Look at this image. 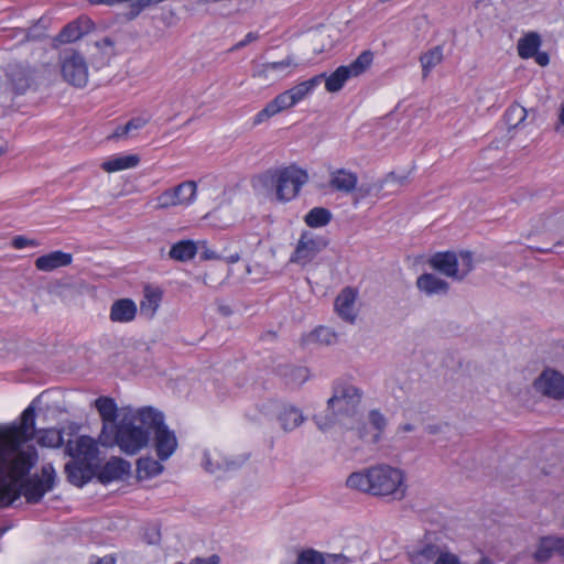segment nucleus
<instances>
[{
    "label": "nucleus",
    "mask_w": 564,
    "mask_h": 564,
    "mask_svg": "<svg viewBox=\"0 0 564 564\" xmlns=\"http://www.w3.org/2000/svg\"><path fill=\"white\" fill-rule=\"evenodd\" d=\"M35 434V411L24 410L20 425H0V506L17 497L11 484H3L7 477L17 479L30 471L37 460L33 446H24Z\"/></svg>",
    "instance_id": "obj_1"
},
{
    "label": "nucleus",
    "mask_w": 564,
    "mask_h": 564,
    "mask_svg": "<svg viewBox=\"0 0 564 564\" xmlns=\"http://www.w3.org/2000/svg\"><path fill=\"white\" fill-rule=\"evenodd\" d=\"M346 485L358 491L378 497L402 500L406 496L405 474L387 464H379L361 471L352 473Z\"/></svg>",
    "instance_id": "obj_2"
},
{
    "label": "nucleus",
    "mask_w": 564,
    "mask_h": 564,
    "mask_svg": "<svg viewBox=\"0 0 564 564\" xmlns=\"http://www.w3.org/2000/svg\"><path fill=\"white\" fill-rule=\"evenodd\" d=\"M153 410L150 406L137 411L124 409L119 423L115 426L112 442L108 446L116 444L128 455H134L145 447L155 420Z\"/></svg>",
    "instance_id": "obj_3"
},
{
    "label": "nucleus",
    "mask_w": 564,
    "mask_h": 564,
    "mask_svg": "<svg viewBox=\"0 0 564 564\" xmlns=\"http://www.w3.org/2000/svg\"><path fill=\"white\" fill-rule=\"evenodd\" d=\"M361 397V391L351 384L336 387L334 394L327 401L325 413L314 416L318 429L326 431L336 423H341L345 419L356 415Z\"/></svg>",
    "instance_id": "obj_4"
},
{
    "label": "nucleus",
    "mask_w": 564,
    "mask_h": 564,
    "mask_svg": "<svg viewBox=\"0 0 564 564\" xmlns=\"http://www.w3.org/2000/svg\"><path fill=\"white\" fill-rule=\"evenodd\" d=\"M264 187H274L275 199L280 203L292 200L299 194L301 187L307 183L306 171L290 165L280 170H269L259 176Z\"/></svg>",
    "instance_id": "obj_5"
},
{
    "label": "nucleus",
    "mask_w": 564,
    "mask_h": 564,
    "mask_svg": "<svg viewBox=\"0 0 564 564\" xmlns=\"http://www.w3.org/2000/svg\"><path fill=\"white\" fill-rule=\"evenodd\" d=\"M28 474L29 471L17 479L7 477L3 480V484L12 485V490L17 494V497H12L8 505L0 506V508H6L12 505L21 497V495L25 497L29 503H37L46 492L53 489L55 484V470L52 464L43 465L41 468V475L35 474L22 480Z\"/></svg>",
    "instance_id": "obj_6"
},
{
    "label": "nucleus",
    "mask_w": 564,
    "mask_h": 564,
    "mask_svg": "<svg viewBox=\"0 0 564 564\" xmlns=\"http://www.w3.org/2000/svg\"><path fill=\"white\" fill-rule=\"evenodd\" d=\"M429 265L443 275L462 281L474 269V260L469 251H446L433 254L429 259Z\"/></svg>",
    "instance_id": "obj_7"
},
{
    "label": "nucleus",
    "mask_w": 564,
    "mask_h": 564,
    "mask_svg": "<svg viewBox=\"0 0 564 564\" xmlns=\"http://www.w3.org/2000/svg\"><path fill=\"white\" fill-rule=\"evenodd\" d=\"M61 74L65 82L78 88L88 83V66L84 56L73 50L66 48L59 54Z\"/></svg>",
    "instance_id": "obj_8"
},
{
    "label": "nucleus",
    "mask_w": 564,
    "mask_h": 564,
    "mask_svg": "<svg viewBox=\"0 0 564 564\" xmlns=\"http://www.w3.org/2000/svg\"><path fill=\"white\" fill-rule=\"evenodd\" d=\"M372 59L373 54L370 51H365L349 65L339 66L329 76L325 75L323 82H325L327 91L336 93L340 90L350 77H356L365 73L371 65Z\"/></svg>",
    "instance_id": "obj_9"
},
{
    "label": "nucleus",
    "mask_w": 564,
    "mask_h": 564,
    "mask_svg": "<svg viewBox=\"0 0 564 564\" xmlns=\"http://www.w3.org/2000/svg\"><path fill=\"white\" fill-rule=\"evenodd\" d=\"M327 246V240L312 231H303L295 249L290 258V262L299 265L308 264Z\"/></svg>",
    "instance_id": "obj_10"
},
{
    "label": "nucleus",
    "mask_w": 564,
    "mask_h": 564,
    "mask_svg": "<svg viewBox=\"0 0 564 564\" xmlns=\"http://www.w3.org/2000/svg\"><path fill=\"white\" fill-rule=\"evenodd\" d=\"M297 67V63L292 56L272 63H264L253 72L252 78L261 86H270L291 73Z\"/></svg>",
    "instance_id": "obj_11"
},
{
    "label": "nucleus",
    "mask_w": 564,
    "mask_h": 564,
    "mask_svg": "<svg viewBox=\"0 0 564 564\" xmlns=\"http://www.w3.org/2000/svg\"><path fill=\"white\" fill-rule=\"evenodd\" d=\"M153 417L155 420L151 433H154L156 454L160 459L165 460L175 452L177 440L174 432L170 431L164 424L162 413L153 410Z\"/></svg>",
    "instance_id": "obj_12"
},
{
    "label": "nucleus",
    "mask_w": 564,
    "mask_h": 564,
    "mask_svg": "<svg viewBox=\"0 0 564 564\" xmlns=\"http://www.w3.org/2000/svg\"><path fill=\"white\" fill-rule=\"evenodd\" d=\"M66 454L96 469L100 463L96 442L94 438L86 435L79 436L75 442L68 441L66 444Z\"/></svg>",
    "instance_id": "obj_13"
},
{
    "label": "nucleus",
    "mask_w": 564,
    "mask_h": 564,
    "mask_svg": "<svg viewBox=\"0 0 564 564\" xmlns=\"http://www.w3.org/2000/svg\"><path fill=\"white\" fill-rule=\"evenodd\" d=\"M95 405L102 419V430L99 435V442L101 445H109L112 442V433L115 430L116 420L118 416L117 404L113 399L108 397H100L95 400Z\"/></svg>",
    "instance_id": "obj_14"
},
{
    "label": "nucleus",
    "mask_w": 564,
    "mask_h": 564,
    "mask_svg": "<svg viewBox=\"0 0 564 564\" xmlns=\"http://www.w3.org/2000/svg\"><path fill=\"white\" fill-rule=\"evenodd\" d=\"M534 388L549 398L564 399V375L546 369L534 380Z\"/></svg>",
    "instance_id": "obj_15"
},
{
    "label": "nucleus",
    "mask_w": 564,
    "mask_h": 564,
    "mask_svg": "<svg viewBox=\"0 0 564 564\" xmlns=\"http://www.w3.org/2000/svg\"><path fill=\"white\" fill-rule=\"evenodd\" d=\"M93 26V21L88 17L82 15L66 24L55 37V42L59 44H67L78 41L87 34Z\"/></svg>",
    "instance_id": "obj_16"
},
{
    "label": "nucleus",
    "mask_w": 564,
    "mask_h": 564,
    "mask_svg": "<svg viewBox=\"0 0 564 564\" xmlns=\"http://www.w3.org/2000/svg\"><path fill=\"white\" fill-rule=\"evenodd\" d=\"M356 297L357 293L352 289L346 288L335 300V310L338 316L349 324H354L357 318Z\"/></svg>",
    "instance_id": "obj_17"
},
{
    "label": "nucleus",
    "mask_w": 564,
    "mask_h": 564,
    "mask_svg": "<svg viewBox=\"0 0 564 564\" xmlns=\"http://www.w3.org/2000/svg\"><path fill=\"white\" fill-rule=\"evenodd\" d=\"M296 104L292 99L290 93L288 90L278 95L273 100L265 105V107L257 113L254 117V124H260L271 117L278 115L279 112L290 109Z\"/></svg>",
    "instance_id": "obj_18"
},
{
    "label": "nucleus",
    "mask_w": 564,
    "mask_h": 564,
    "mask_svg": "<svg viewBox=\"0 0 564 564\" xmlns=\"http://www.w3.org/2000/svg\"><path fill=\"white\" fill-rule=\"evenodd\" d=\"M130 463L122 458L113 457L101 467L97 477L100 482L108 484L113 480L122 479L130 473Z\"/></svg>",
    "instance_id": "obj_19"
},
{
    "label": "nucleus",
    "mask_w": 564,
    "mask_h": 564,
    "mask_svg": "<svg viewBox=\"0 0 564 564\" xmlns=\"http://www.w3.org/2000/svg\"><path fill=\"white\" fill-rule=\"evenodd\" d=\"M358 184V175L346 169H337L329 173V186L339 193L351 194Z\"/></svg>",
    "instance_id": "obj_20"
},
{
    "label": "nucleus",
    "mask_w": 564,
    "mask_h": 564,
    "mask_svg": "<svg viewBox=\"0 0 564 564\" xmlns=\"http://www.w3.org/2000/svg\"><path fill=\"white\" fill-rule=\"evenodd\" d=\"M65 473L69 482L82 487L96 475V468L73 458L65 465Z\"/></svg>",
    "instance_id": "obj_21"
},
{
    "label": "nucleus",
    "mask_w": 564,
    "mask_h": 564,
    "mask_svg": "<svg viewBox=\"0 0 564 564\" xmlns=\"http://www.w3.org/2000/svg\"><path fill=\"white\" fill-rule=\"evenodd\" d=\"M73 256L61 250L41 256L35 260V268L40 271L51 272L72 263Z\"/></svg>",
    "instance_id": "obj_22"
},
{
    "label": "nucleus",
    "mask_w": 564,
    "mask_h": 564,
    "mask_svg": "<svg viewBox=\"0 0 564 564\" xmlns=\"http://www.w3.org/2000/svg\"><path fill=\"white\" fill-rule=\"evenodd\" d=\"M416 288L425 293L426 295H433V294H446L449 290V284L432 274V273H423L421 274L415 282Z\"/></svg>",
    "instance_id": "obj_23"
},
{
    "label": "nucleus",
    "mask_w": 564,
    "mask_h": 564,
    "mask_svg": "<svg viewBox=\"0 0 564 564\" xmlns=\"http://www.w3.org/2000/svg\"><path fill=\"white\" fill-rule=\"evenodd\" d=\"M137 314V305L130 299H121L113 302L110 308V319L117 323L131 322Z\"/></svg>",
    "instance_id": "obj_24"
},
{
    "label": "nucleus",
    "mask_w": 564,
    "mask_h": 564,
    "mask_svg": "<svg viewBox=\"0 0 564 564\" xmlns=\"http://www.w3.org/2000/svg\"><path fill=\"white\" fill-rule=\"evenodd\" d=\"M278 420L283 431L290 432L300 426L304 422V416L301 410H299L297 408L290 404H285L282 405L281 410L279 411Z\"/></svg>",
    "instance_id": "obj_25"
},
{
    "label": "nucleus",
    "mask_w": 564,
    "mask_h": 564,
    "mask_svg": "<svg viewBox=\"0 0 564 564\" xmlns=\"http://www.w3.org/2000/svg\"><path fill=\"white\" fill-rule=\"evenodd\" d=\"M199 247L192 240H182L174 243L169 252L171 259L185 262L193 259L198 252Z\"/></svg>",
    "instance_id": "obj_26"
},
{
    "label": "nucleus",
    "mask_w": 564,
    "mask_h": 564,
    "mask_svg": "<svg viewBox=\"0 0 564 564\" xmlns=\"http://www.w3.org/2000/svg\"><path fill=\"white\" fill-rule=\"evenodd\" d=\"M339 334L328 326H318L311 332L306 341L312 344H318L323 346H332L338 343Z\"/></svg>",
    "instance_id": "obj_27"
},
{
    "label": "nucleus",
    "mask_w": 564,
    "mask_h": 564,
    "mask_svg": "<svg viewBox=\"0 0 564 564\" xmlns=\"http://www.w3.org/2000/svg\"><path fill=\"white\" fill-rule=\"evenodd\" d=\"M140 162V158L135 154L111 158L101 163L105 172L112 173L121 170L135 167Z\"/></svg>",
    "instance_id": "obj_28"
},
{
    "label": "nucleus",
    "mask_w": 564,
    "mask_h": 564,
    "mask_svg": "<svg viewBox=\"0 0 564 564\" xmlns=\"http://www.w3.org/2000/svg\"><path fill=\"white\" fill-rule=\"evenodd\" d=\"M169 189L178 205H188L195 198L197 186L194 181H185Z\"/></svg>",
    "instance_id": "obj_29"
},
{
    "label": "nucleus",
    "mask_w": 564,
    "mask_h": 564,
    "mask_svg": "<svg viewBox=\"0 0 564 564\" xmlns=\"http://www.w3.org/2000/svg\"><path fill=\"white\" fill-rule=\"evenodd\" d=\"M325 74L316 75L288 89L295 104L303 100L314 88L322 84Z\"/></svg>",
    "instance_id": "obj_30"
},
{
    "label": "nucleus",
    "mask_w": 564,
    "mask_h": 564,
    "mask_svg": "<svg viewBox=\"0 0 564 564\" xmlns=\"http://www.w3.org/2000/svg\"><path fill=\"white\" fill-rule=\"evenodd\" d=\"M541 37L538 33L531 32L518 41V53L522 58H531L539 51Z\"/></svg>",
    "instance_id": "obj_31"
},
{
    "label": "nucleus",
    "mask_w": 564,
    "mask_h": 564,
    "mask_svg": "<svg viewBox=\"0 0 564 564\" xmlns=\"http://www.w3.org/2000/svg\"><path fill=\"white\" fill-rule=\"evenodd\" d=\"M561 541L558 538L546 536L540 540L534 558L538 562L547 561L554 553L560 554Z\"/></svg>",
    "instance_id": "obj_32"
},
{
    "label": "nucleus",
    "mask_w": 564,
    "mask_h": 564,
    "mask_svg": "<svg viewBox=\"0 0 564 564\" xmlns=\"http://www.w3.org/2000/svg\"><path fill=\"white\" fill-rule=\"evenodd\" d=\"M443 61V48L434 46L433 48L421 54L420 63L422 67V77L425 79L431 70Z\"/></svg>",
    "instance_id": "obj_33"
},
{
    "label": "nucleus",
    "mask_w": 564,
    "mask_h": 564,
    "mask_svg": "<svg viewBox=\"0 0 564 564\" xmlns=\"http://www.w3.org/2000/svg\"><path fill=\"white\" fill-rule=\"evenodd\" d=\"M31 85L28 73L23 69H12L9 73V87L13 95H23Z\"/></svg>",
    "instance_id": "obj_34"
},
{
    "label": "nucleus",
    "mask_w": 564,
    "mask_h": 564,
    "mask_svg": "<svg viewBox=\"0 0 564 564\" xmlns=\"http://www.w3.org/2000/svg\"><path fill=\"white\" fill-rule=\"evenodd\" d=\"M163 466L151 457H142L137 463L138 479H148L162 473Z\"/></svg>",
    "instance_id": "obj_35"
},
{
    "label": "nucleus",
    "mask_w": 564,
    "mask_h": 564,
    "mask_svg": "<svg viewBox=\"0 0 564 564\" xmlns=\"http://www.w3.org/2000/svg\"><path fill=\"white\" fill-rule=\"evenodd\" d=\"M234 466V462L225 459L217 451L205 453L204 468L208 473L213 474L220 470H227Z\"/></svg>",
    "instance_id": "obj_36"
},
{
    "label": "nucleus",
    "mask_w": 564,
    "mask_h": 564,
    "mask_svg": "<svg viewBox=\"0 0 564 564\" xmlns=\"http://www.w3.org/2000/svg\"><path fill=\"white\" fill-rule=\"evenodd\" d=\"M330 219L332 213L324 207H314L304 217L305 224L312 228L326 226Z\"/></svg>",
    "instance_id": "obj_37"
},
{
    "label": "nucleus",
    "mask_w": 564,
    "mask_h": 564,
    "mask_svg": "<svg viewBox=\"0 0 564 564\" xmlns=\"http://www.w3.org/2000/svg\"><path fill=\"white\" fill-rule=\"evenodd\" d=\"M383 189L381 182L375 183H361L360 185H356V189H354L352 194V203L357 205L362 199L378 194Z\"/></svg>",
    "instance_id": "obj_38"
},
{
    "label": "nucleus",
    "mask_w": 564,
    "mask_h": 564,
    "mask_svg": "<svg viewBox=\"0 0 564 564\" xmlns=\"http://www.w3.org/2000/svg\"><path fill=\"white\" fill-rule=\"evenodd\" d=\"M441 553L437 546L426 545L421 551L411 555V562L413 564H435Z\"/></svg>",
    "instance_id": "obj_39"
},
{
    "label": "nucleus",
    "mask_w": 564,
    "mask_h": 564,
    "mask_svg": "<svg viewBox=\"0 0 564 564\" xmlns=\"http://www.w3.org/2000/svg\"><path fill=\"white\" fill-rule=\"evenodd\" d=\"M161 301V293L154 290H145L144 300L140 304L141 313L152 317Z\"/></svg>",
    "instance_id": "obj_40"
},
{
    "label": "nucleus",
    "mask_w": 564,
    "mask_h": 564,
    "mask_svg": "<svg viewBox=\"0 0 564 564\" xmlns=\"http://www.w3.org/2000/svg\"><path fill=\"white\" fill-rule=\"evenodd\" d=\"M37 443L46 447H59L63 444V436L55 429L43 430L40 432Z\"/></svg>",
    "instance_id": "obj_41"
},
{
    "label": "nucleus",
    "mask_w": 564,
    "mask_h": 564,
    "mask_svg": "<svg viewBox=\"0 0 564 564\" xmlns=\"http://www.w3.org/2000/svg\"><path fill=\"white\" fill-rule=\"evenodd\" d=\"M176 206L180 205L176 203L172 192L169 188L163 191L159 196H156L153 199L154 210H164Z\"/></svg>",
    "instance_id": "obj_42"
},
{
    "label": "nucleus",
    "mask_w": 564,
    "mask_h": 564,
    "mask_svg": "<svg viewBox=\"0 0 564 564\" xmlns=\"http://www.w3.org/2000/svg\"><path fill=\"white\" fill-rule=\"evenodd\" d=\"M506 122L510 127L519 126L527 117V110L520 105H512L506 112Z\"/></svg>",
    "instance_id": "obj_43"
},
{
    "label": "nucleus",
    "mask_w": 564,
    "mask_h": 564,
    "mask_svg": "<svg viewBox=\"0 0 564 564\" xmlns=\"http://www.w3.org/2000/svg\"><path fill=\"white\" fill-rule=\"evenodd\" d=\"M144 120L140 118L131 119L124 126L118 127L115 132L110 135L111 139H119L128 137L132 130H138L144 126Z\"/></svg>",
    "instance_id": "obj_44"
},
{
    "label": "nucleus",
    "mask_w": 564,
    "mask_h": 564,
    "mask_svg": "<svg viewBox=\"0 0 564 564\" xmlns=\"http://www.w3.org/2000/svg\"><path fill=\"white\" fill-rule=\"evenodd\" d=\"M383 189L386 187L391 188L393 192L397 191L399 187H403L409 183V178L406 175H397L395 173L391 172L384 176L381 181Z\"/></svg>",
    "instance_id": "obj_45"
},
{
    "label": "nucleus",
    "mask_w": 564,
    "mask_h": 564,
    "mask_svg": "<svg viewBox=\"0 0 564 564\" xmlns=\"http://www.w3.org/2000/svg\"><path fill=\"white\" fill-rule=\"evenodd\" d=\"M368 420L370 424L377 430V434L373 436V441L378 442L380 438V434L383 432V430L387 426V420L384 415L378 411L372 410L369 412Z\"/></svg>",
    "instance_id": "obj_46"
},
{
    "label": "nucleus",
    "mask_w": 564,
    "mask_h": 564,
    "mask_svg": "<svg viewBox=\"0 0 564 564\" xmlns=\"http://www.w3.org/2000/svg\"><path fill=\"white\" fill-rule=\"evenodd\" d=\"M296 564H325L322 553L315 550H305L300 552Z\"/></svg>",
    "instance_id": "obj_47"
},
{
    "label": "nucleus",
    "mask_w": 564,
    "mask_h": 564,
    "mask_svg": "<svg viewBox=\"0 0 564 564\" xmlns=\"http://www.w3.org/2000/svg\"><path fill=\"white\" fill-rule=\"evenodd\" d=\"M152 4H158L156 0H135V2L131 4V9L128 14L129 19H134L143 9Z\"/></svg>",
    "instance_id": "obj_48"
},
{
    "label": "nucleus",
    "mask_w": 564,
    "mask_h": 564,
    "mask_svg": "<svg viewBox=\"0 0 564 564\" xmlns=\"http://www.w3.org/2000/svg\"><path fill=\"white\" fill-rule=\"evenodd\" d=\"M325 564H350L355 560L344 554H326L324 556Z\"/></svg>",
    "instance_id": "obj_49"
},
{
    "label": "nucleus",
    "mask_w": 564,
    "mask_h": 564,
    "mask_svg": "<svg viewBox=\"0 0 564 564\" xmlns=\"http://www.w3.org/2000/svg\"><path fill=\"white\" fill-rule=\"evenodd\" d=\"M95 46L99 50L104 51V54L112 55L113 54V41L106 36L101 39L100 41L95 42Z\"/></svg>",
    "instance_id": "obj_50"
},
{
    "label": "nucleus",
    "mask_w": 564,
    "mask_h": 564,
    "mask_svg": "<svg viewBox=\"0 0 564 564\" xmlns=\"http://www.w3.org/2000/svg\"><path fill=\"white\" fill-rule=\"evenodd\" d=\"M198 247H199V250L200 251V259L203 260H215V259H219V257L217 256V253L213 250H210L207 246H206V242L205 241H198L197 242Z\"/></svg>",
    "instance_id": "obj_51"
},
{
    "label": "nucleus",
    "mask_w": 564,
    "mask_h": 564,
    "mask_svg": "<svg viewBox=\"0 0 564 564\" xmlns=\"http://www.w3.org/2000/svg\"><path fill=\"white\" fill-rule=\"evenodd\" d=\"M435 564H460V562L455 554L445 552L438 555Z\"/></svg>",
    "instance_id": "obj_52"
},
{
    "label": "nucleus",
    "mask_w": 564,
    "mask_h": 564,
    "mask_svg": "<svg viewBox=\"0 0 564 564\" xmlns=\"http://www.w3.org/2000/svg\"><path fill=\"white\" fill-rule=\"evenodd\" d=\"M12 246L15 249H22V248L28 247V246H37V242L34 241V240L28 239V238H25L23 236H17L12 240Z\"/></svg>",
    "instance_id": "obj_53"
},
{
    "label": "nucleus",
    "mask_w": 564,
    "mask_h": 564,
    "mask_svg": "<svg viewBox=\"0 0 564 564\" xmlns=\"http://www.w3.org/2000/svg\"><path fill=\"white\" fill-rule=\"evenodd\" d=\"M258 39V34L257 33H253V32H249L246 37L238 42L234 47L232 50H239V48H242L245 47L247 44L256 41Z\"/></svg>",
    "instance_id": "obj_54"
},
{
    "label": "nucleus",
    "mask_w": 564,
    "mask_h": 564,
    "mask_svg": "<svg viewBox=\"0 0 564 564\" xmlns=\"http://www.w3.org/2000/svg\"><path fill=\"white\" fill-rule=\"evenodd\" d=\"M448 425L446 423L444 424H427L425 426V431L431 434V435H435V434H441L444 432V429H446Z\"/></svg>",
    "instance_id": "obj_55"
},
{
    "label": "nucleus",
    "mask_w": 564,
    "mask_h": 564,
    "mask_svg": "<svg viewBox=\"0 0 564 564\" xmlns=\"http://www.w3.org/2000/svg\"><path fill=\"white\" fill-rule=\"evenodd\" d=\"M89 564H116V558L113 555H106L104 557H95L90 561Z\"/></svg>",
    "instance_id": "obj_56"
},
{
    "label": "nucleus",
    "mask_w": 564,
    "mask_h": 564,
    "mask_svg": "<svg viewBox=\"0 0 564 564\" xmlns=\"http://www.w3.org/2000/svg\"><path fill=\"white\" fill-rule=\"evenodd\" d=\"M533 57L540 66H546L550 62L549 55L545 52L538 51Z\"/></svg>",
    "instance_id": "obj_57"
},
{
    "label": "nucleus",
    "mask_w": 564,
    "mask_h": 564,
    "mask_svg": "<svg viewBox=\"0 0 564 564\" xmlns=\"http://www.w3.org/2000/svg\"><path fill=\"white\" fill-rule=\"evenodd\" d=\"M400 431H402L404 433L412 432V431H414V425L410 424V423L403 424L402 426H400Z\"/></svg>",
    "instance_id": "obj_58"
},
{
    "label": "nucleus",
    "mask_w": 564,
    "mask_h": 564,
    "mask_svg": "<svg viewBox=\"0 0 564 564\" xmlns=\"http://www.w3.org/2000/svg\"><path fill=\"white\" fill-rule=\"evenodd\" d=\"M476 564H494V561L488 556H481Z\"/></svg>",
    "instance_id": "obj_59"
},
{
    "label": "nucleus",
    "mask_w": 564,
    "mask_h": 564,
    "mask_svg": "<svg viewBox=\"0 0 564 564\" xmlns=\"http://www.w3.org/2000/svg\"><path fill=\"white\" fill-rule=\"evenodd\" d=\"M239 259H240L239 254H238V253H235V254H231V256L227 259V261H228L229 263H235V262L239 261Z\"/></svg>",
    "instance_id": "obj_60"
},
{
    "label": "nucleus",
    "mask_w": 564,
    "mask_h": 564,
    "mask_svg": "<svg viewBox=\"0 0 564 564\" xmlns=\"http://www.w3.org/2000/svg\"><path fill=\"white\" fill-rule=\"evenodd\" d=\"M561 546H560V555L564 557V539H560Z\"/></svg>",
    "instance_id": "obj_61"
},
{
    "label": "nucleus",
    "mask_w": 564,
    "mask_h": 564,
    "mask_svg": "<svg viewBox=\"0 0 564 564\" xmlns=\"http://www.w3.org/2000/svg\"><path fill=\"white\" fill-rule=\"evenodd\" d=\"M560 120H561L562 124L564 126V107L561 110Z\"/></svg>",
    "instance_id": "obj_62"
},
{
    "label": "nucleus",
    "mask_w": 564,
    "mask_h": 564,
    "mask_svg": "<svg viewBox=\"0 0 564 564\" xmlns=\"http://www.w3.org/2000/svg\"><path fill=\"white\" fill-rule=\"evenodd\" d=\"M209 2H215V0H198L199 4H206V3H209Z\"/></svg>",
    "instance_id": "obj_63"
},
{
    "label": "nucleus",
    "mask_w": 564,
    "mask_h": 564,
    "mask_svg": "<svg viewBox=\"0 0 564 564\" xmlns=\"http://www.w3.org/2000/svg\"><path fill=\"white\" fill-rule=\"evenodd\" d=\"M4 153H6L4 149L0 148V156L3 155Z\"/></svg>",
    "instance_id": "obj_64"
}]
</instances>
